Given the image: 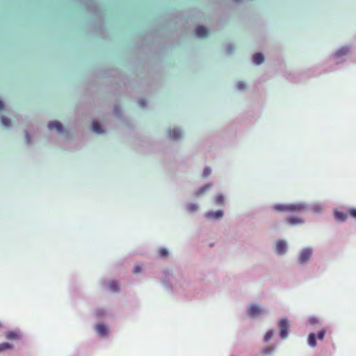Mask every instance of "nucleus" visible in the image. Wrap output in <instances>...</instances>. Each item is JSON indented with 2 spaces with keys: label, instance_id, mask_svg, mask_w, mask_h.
I'll list each match as a JSON object with an SVG mask.
<instances>
[{
  "label": "nucleus",
  "instance_id": "obj_1",
  "mask_svg": "<svg viewBox=\"0 0 356 356\" xmlns=\"http://www.w3.org/2000/svg\"><path fill=\"white\" fill-rule=\"evenodd\" d=\"M274 209L278 211L300 212L305 209L303 203H294L289 204H277L273 207Z\"/></svg>",
  "mask_w": 356,
  "mask_h": 356
},
{
  "label": "nucleus",
  "instance_id": "obj_2",
  "mask_svg": "<svg viewBox=\"0 0 356 356\" xmlns=\"http://www.w3.org/2000/svg\"><path fill=\"white\" fill-rule=\"evenodd\" d=\"M312 255V249L307 248L303 249L299 254L298 261L300 264H306L311 258Z\"/></svg>",
  "mask_w": 356,
  "mask_h": 356
},
{
  "label": "nucleus",
  "instance_id": "obj_3",
  "mask_svg": "<svg viewBox=\"0 0 356 356\" xmlns=\"http://www.w3.org/2000/svg\"><path fill=\"white\" fill-rule=\"evenodd\" d=\"M262 308L256 304H251L248 309V315L251 318H255L262 314Z\"/></svg>",
  "mask_w": 356,
  "mask_h": 356
},
{
  "label": "nucleus",
  "instance_id": "obj_4",
  "mask_svg": "<svg viewBox=\"0 0 356 356\" xmlns=\"http://www.w3.org/2000/svg\"><path fill=\"white\" fill-rule=\"evenodd\" d=\"M289 327L288 320L283 318L279 322L280 335L282 339H285L288 336V329Z\"/></svg>",
  "mask_w": 356,
  "mask_h": 356
},
{
  "label": "nucleus",
  "instance_id": "obj_5",
  "mask_svg": "<svg viewBox=\"0 0 356 356\" xmlns=\"http://www.w3.org/2000/svg\"><path fill=\"white\" fill-rule=\"evenodd\" d=\"M287 245L285 241H277L275 245V252L278 254H283L286 252Z\"/></svg>",
  "mask_w": 356,
  "mask_h": 356
},
{
  "label": "nucleus",
  "instance_id": "obj_6",
  "mask_svg": "<svg viewBox=\"0 0 356 356\" xmlns=\"http://www.w3.org/2000/svg\"><path fill=\"white\" fill-rule=\"evenodd\" d=\"M5 336L9 340H19L22 338V333L18 330H9Z\"/></svg>",
  "mask_w": 356,
  "mask_h": 356
},
{
  "label": "nucleus",
  "instance_id": "obj_7",
  "mask_svg": "<svg viewBox=\"0 0 356 356\" xmlns=\"http://www.w3.org/2000/svg\"><path fill=\"white\" fill-rule=\"evenodd\" d=\"M195 35L200 38H204L209 35V31L204 26H199L195 30Z\"/></svg>",
  "mask_w": 356,
  "mask_h": 356
},
{
  "label": "nucleus",
  "instance_id": "obj_8",
  "mask_svg": "<svg viewBox=\"0 0 356 356\" xmlns=\"http://www.w3.org/2000/svg\"><path fill=\"white\" fill-rule=\"evenodd\" d=\"M48 127H49V129H56L60 133H62L64 131L63 127L61 124V123H60V122H58L57 121L49 122V124H48Z\"/></svg>",
  "mask_w": 356,
  "mask_h": 356
},
{
  "label": "nucleus",
  "instance_id": "obj_9",
  "mask_svg": "<svg viewBox=\"0 0 356 356\" xmlns=\"http://www.w3.org/2000/svg\"><path fill=\"white\" fill-rule=\"evenodd\" d=\"M168 135L172 140H177L181 138V133L179 129H172L168 131Z\"/></svg>",
  "mask_w": 356,
  "mask_h": 356
},
{
  "label": "nucleus",
  "instance_id": "obj_10",
  "mask_svg": "<svg viewBox=\"0 0 356 356\" xmlns=\"http://www.w3.org/2000/svg\"><path fill=\"white\" fill-rule=\"evenodd\" d=\"M223 212L220 210H218L216 211L208 212L206 213V217L207 218H216L220 219L222 217Z\"/></svg>",
  "mask_w": 356,
  "mask_h": 356
},
{
  "label": "nucleus",
  "instance_id": "obj_11",
  "mask_svg": "<svg viewBox=\"0 0 356 356\" xmlns=\"http://www.w3.org/2000/svg\"><path fill=\"white\" fill-rule=\"evenodd\" d=\"M108 289L112 292H118L120 291V286L116 281L111 280L108 283Z\"/></svg>",
  "mask_w": 356,
  "mask_h": 356
},
{
  "label": "nucleus",
  "instance_id": "obj_12",
  "mask_svg": "<svg viewBox=\"0 0 356 356\" xmlns=\"http://www.w3.org/2000/svg\"><path fill=\"white\" fill-rule=\"evenodd\" d=\"M95 329L99 335H105L108 332V329L104 324H97Z\"/></svg>",
  "mask_w": 356,
  "mask_h": 356
},
{
  "label": "nucleus",
  "instance_id": "obj_13",
  "mask_svg": "<svg viewBox=\"0 0 356 356\" xmlns=\"http://www.w3.org/2000/svg\"><path fill=\"white\" fill-rule=\"evenodd\" d=\"M286 222L291 225H295L298 224H302L303 222V220L298 217H289L286 218Z\"/></svg>",
  "mask_w": 356,
  "mask_h": 356
},
{
  "label": "nucleus",
  "instance_id": "obj_14",
  "mask_svg": "<svg viewBox=\"0 0 356 356\" xmlns=\"http://www.w3.org/2000/svg\"><path fill=\"white\" fill-rule=\"evenodd\" d=\"M348 213H344L341 211H335L334 213V217L336 220L339 221H345L348 218Z\"/></svg>",
  "mask_w": 356,
  "mask_h": 356
},
{
  "label": "nucleus",
  "instance_id": "obj_15",
  "mask_svg": "<svg viewBox=\"0 0 356 356\" xmlns=\"http://www.w3.org/2000/svg\"><path fill=\"white\" fill-rule=\"evenodd\" d=\"M264 57L260 53L256 54L253 56V61L257 65H259V64L262 63L264 62Z\"/></svg>",
  "mask_w": 356,
  "mask_h": 356
},
{
  "label": "nucleus",
  "instance_id": "obj_16",
  "mask_svg": "<svg viewBox=\"0 0 356 356\" xmlns=\"http://www.w3.org/2000/svg\"><path fill=\"white\" fill-rule=\"evenodd\" d=\"M308 343L311 347L316 346V334L312 333L308 337Z\"/></svg>",
  "mask_w": 356,
  "mask_h": 356
},
{
  "label": "nucleus",
  "instance_id": "obj_17",
  "mask_svg": "<svg viewBox=\"0 0 356 356\" xmlns=\"http://www.w3.org/2000/svg\"><path fill=\"white\" fill-rule=\"evenodd\" d=\"M92 131L97 134L103 133V130L102 129L101 125L95 121L92 122Z\"/></svg>",
  "mask_w": 356,
  "mask_h": 356
},
{
  "label": "nucleus",
  "instance_id": "obj_18",
  "mask_svg": "<svg viewBox=\"0 0 356 356\" xmlns=\"http://www.w3.org/2000/svg\"><path fill=\"white\" fill-rule=\"evenodd\" d=\"M12 348H13V346L9 343L4 342L2 343H0V352H2L7 349H12Z\"/></svg>",
  "mask_w": 356,
  "mask_h": 356
},
{
  "label": "nucleus",
  "instance_id": "obj_19",
  "mask_svg": "<svg viewBox=\"0 0 356 356\" xmlns=\"http://www.w3.org/2000/svg\"><path fill=\"white\" fill-rule=\"evenodd\" d=\"M1 123L6 127H9L11 125L10 119L6 117H1Z\"/></svg>",
  "mask_w": 356,
  "mask_h": 356
},
{
  "label": "nucleus",
  "instance_id": "obj_20",
  "mask_svg": "<svg viewBox=\"0 0 356 356\" xmlns=\"http://www.w3.org/2000/svg\"><path fill=\"white\" fill-rule=\"evenodd\" d=\"M273 335V330L267 331L264 335V341H268L272 338Z\"/></svg>",
  "mask_w": 356,
  "mask_h": 356
},
{
  "label": "nucleus",
  "instance_id": "obj_21",
  "mask_svg": "<svg viewBox=\"0 0 356 356\" xmlns=\"http://www.w3.org/2000/svg\"><path fill=\"white\" fill-rule=\"evenodd\" d=\"M274 350V348L273 347H266L262 350V354L264 355H270L271 354Z\"/></svg>",
  "mask_w": 356,
  "mask_h": 356
},
{
  "label": "nucleus",
  "instance_id": "obj_22",
  "mask_svg": "<svg viewBox=\"0 0 356 356\" xmlns=\"http://www.w3.org/2000/svg\"><path fill=\"white\" fill-rule=\"evenodd\" d=\"M159 254L162 257H165L168 255V251L165 248H161L159 251Z\"/></svg>",
  "mask_w": 356,
  "mask_h": 356
},
{
  "label": "nucleus",
  "instance_id": "obj_23",
  "mask_svg": "<svg viewBox=\"0 0 356 356\" xmlns=\"http://www.w3.org/2000/svg\"><path fill=\"white\" fill-rule=\"evenodd\" d=\"M348 51V48H346V47H343V48H342V49H339V50L337 52V55L338 56H342V55L346 54Z\"/></svg>",
  "mask_w": 356,
  "mask_h": 356
},
{
  "label": "nucleus",
  "instance_id": "obj_24",
  "mask_svg": "<svg viewBox=\"0 0 356 356\" xmlns=\"http://www.w3.org/2000/svg\"><path fill=\"white\" fill-rule=\"evenodd\" d=\"M325 334V330H321L317 333V334H316V338L319 340H323L324 338Z\"/></svg>",
  "mask_w": 356,
  "mask_h": 356
},
{
  "label": "nucleus",
  "instance_id": "obj_25",
  "mask_svg": "<svg viewBox=\"0 0 356 356\" xmlns=\"http://www.w3.org/2000/svg\"><path fill=\"white\" fill-rule=\"evenodd\" d=\"M224 201V197L222 195H217L216 197V202L218 204H222Z\"/></svg>",
  "mask_w": 356,
  "mask_h": 356
},
{
  "label": "nucleus",
  "instance_id": "obj_26",
  "mask_svg": "<svg viewBox=\"0 0 356 356\" xmlns=\"http://www.w3.org/2000/svg\"><path fill=\"white\" fill-rule=\"evenodd\" d=\"M209 189V186H205L202 188H201L197 192V195H200L202 193H204L206 191H207Z\"/></svg>",
  "mask_w": 356,
  "mask_h": 356
},
{
  "label": "nucleus",
  "instance_id": "obj_27",
  "mask_svg": "<svg viewBox=\"0 0 356 356\" xmlns=\"http://www.w3.org/2000/svg\"><path fill=\"white\" fill-rule=\"evenodd\" d=\"M348 214L356 219V209H350L348 210Z\"/></svg>",
  "mask_w": 356,
  "mask_h": 356
},
{
  "label": "nucleus",
  "instance_id": "obj_28",
  "mask_svg": "<svg viewBox=\"0 0 356 356\" xmlns=\"http://www.w3.org/2000/svg\"><path fill=\"white\" fill-rule=\"evenodd\" d=\"M245 87V83L242 82V81H240L238 82L237 84H236V88L238 90H243L244 89Z\"/></svg>",
  "mask_w": 356,
  "mask_h": 356
},
{
  "label": "nucleus",
  "instance_id": "obj_29",
  "mask_svg": "<svg viewBox=\"0 0 356 356\" xmlns=\"http://www.w3.org/2000/svg\"><path fill=\"white\" fill-rule=\"evenodd\" d=\"M141 270H142V268H141L140 266H139V265H136L134 268V273L135 274H138V273H140Z\"/></svg>",
  "mask_w": 356,
  "mask_h": 356
},
{
  "label": "nucleus",
  "instance_id": "obj_30",
  "mask_svg": "<svg viewBox=\"0 0 356 356\" xmlns=\"http://www.w3.org/2000/svg\"><path fill=\"white\" fill-rule=\"evenodd\" d=\"M210 172H211V170L209 168H206L204 170L203 176L204 177H208L209 175Z\"/></svg>",
  "mask_w": 356,
  "mask_h": 356
},
{
  "label": "nucleus",
  "instance_id": "obj_31",
  "mask_svg": "<svg viewBox=\"0 0 356 356\" xmlns=\"http://www.w3.org/2000/svg\"><path fill=\"white\" fill-rule=\"evenodd\" d=\"M138 104L141 107H145L146 106V102L145 100H140Z\"/></svg>",
  "mask_w": 356,
  "mask_h": 356
},
{
  "label": "nucleus",
  "instance_id": "obj_32",
  "mask_svg": "<svg viewBox=\"0 0 356 356\" xmlns=\"http://www.w3.org/2000/svg\"><path fill=\"white\" fill-rule=\"evenodd\" d=\"M5 108V104L4 103L0 100V111H3Z\"/></svg>",
  "mask_w": 356,
  "mask_h": 356
},
{
  "label": "nucleus",
  "instance_id": "obj_33",
  "mask_svg": "<svg viewBox=\"0 0 356 356\" xmlns=\"http://www.w3.org/2000/svg\"><path fill=\"white\" fill-rule=\"evenodd\" d=\"M197 207L196 205H195V204H192V205L191 206L190 210H191V211H195V210H196V209H197Z\"/></svg>",
  "mask_w": 356,
  "mask_h": 356
},
{
  "label": "nucleus",
  "instance_id": "obj_34",
  "mask_svg": "<svg viewBox=\"0 0 356 356\" xmlns=\"http://www.w3.org/2000/svg\"><path fill=\"white\" fill-rule=\"evenodd\" d=\"M1 327V324L0 323V328Z\"/></svg>",
  "mask_w": 356,
  "mask_h": 356
}]
</instances>
